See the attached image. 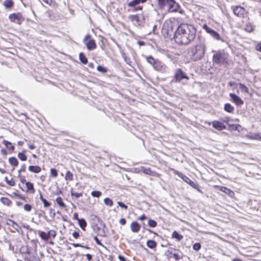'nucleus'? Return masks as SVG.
I'll return each instance as SVG.
<instances>
[{"label": "nucleus", "instance_id": "obj_21", "mask_svg": "<svg viewBox=\"0 0 261 261\" xmlns=\"http://www.w3.org/2000/svg\"><path fill=\"white\" fill-rule=\"evenodd\" d=\"M9 164L13 167H15L18 165V161L15 157H10L9 159Z\"/></svg>", "mask_w": 261, "mask_h": 261}, {"label": "nucleus", "instance_id": "obj_54", "mask_svg": "<svg viewBox=\"0 0 261 261\" xmlns=\"http://www.w3.org/2000/svg\"><path fill=\"white\" fill-rule=\"evenodd\" d=\"M94 240L97 245L104 247L103 244L101 243L99 239L96 236L94 237Z\"/></svg>", "mask_w": 261, "mask_h": 261}, {"label": "nucleus", "instance_id": "obj_51", "mask_svg": "<svg viewBox=\"0 0 261 261\" xmlns=\"http://www.w3.org/2000/svg\"><path fill=\"white\" fill-rule=\"evenodd\" d=\"M25 170H26V166H25V165L24 164H23L21 166V168L20 169L18 170V174H21V172H25Z\"/></svg>", "mask_w": 261, "mask_h": 261}, {"label": "nucleus", "instance_id": "obj_52", "mask_svg": "<svg viewBox=\"0 0 261 261\" xmlns=\"http://www.w3.org/2000/svg\"><path fill=\"white\" fill-rule=\"evenodd\" d=\"M117 204H118V205L120 207H122V208H124V209H125V210H127V208H128L127 206L126 205H125V204L124 203H123L122 202L118 201V202H117Z\"/></svg>", "mask_w": 261, "mask_h": 261}, {"label": "nucleus", "instance_id": "obj_12", "mask_svg": "<svg viewBox=\"0 0 261 261\" xmlns=\"http://www.w3.org/2000/svg\"><path fill=\"white\" fill-rule=\"evenodd\" d=\"M231 100L237 106H240L244 104L243 100L237 95L234 93H230L229 94Z\"/></svg>", "mask_w": 261, "mask_h": 261}, {"label": "nucleus", "instance_id": "obj_34", "mask_svg": "<svg viewBox=\"0 0 261 261\" xmlns=\"http://www.w3.org/2000/svg\"><path fill=\"white\" fill-rule=\"evenodd\" d=\"M3 142L8 149L14 150V146L12 144L11 142L7 140H4Z\"/></svg>", "mask_w": 261, "mask_h": 261}, {"label": "nucleus", "instance_id": "obj_48", "mask_svg": "<svg viewBox=\"0 0 261 261\" xmlns=\"http://www.w3.org/2000/svg\"><path fill=\"white\" fill-rule=\"evenodd\" d=\"M71 196H74L76 198H80V197L82 196L83 193H76V192L71 191Z\"/></svg>", "mask_w": 261, "mask_h": 261}, {"label": "nucleus", "instance_id": "obj_17", "mask_svg": "<svg viewBox=\"0 0 261 261\" xmlns=\"http://www.w3.org/2000/svg\"><path fill=\"white\" fill-rule=\"evenodd\" d=\"M28 169L30 172L35 173H38L41 170V167L38 166L30 165L29 166Z\"/></svg>", "mask_w": 261, "mask_h": 261}, {"label": "nucleus", "instance_id": "obj_40", "mask_svg": "<svg viewBox=\"0 0 261 261\" xmlns=\"http://www.w3.org/2000/svg\"><path fill=\"white\" fill-rule=\"evenodd\" d=\"M5 180L6 183L10 186H14L15 185V182L13 178H11L10 180H9L6 176L5 177Z\"/></svg>", "mask_w": 261, "mask_h": 261}, {"label": "nucleus", "instance_id": "obj_43", "mask_svg": "<svg viewBox=\"0 0 261 261\" xmlns=\"http://www.w3.org/2000/svg\"><path fill=\"white\" fill-rule=\"evenodd\" d=\"M104 203L106 205L111 206L113 204V202L110 198H106L104 199Z\"/></svg>", "mask_w": 261, "mask_h": 261}, {"label": "nucleus", "instance_id": "obj_44", "mask_svg": "<svg viewBox=\"0 0 261 261\" xmlns=\"http://www.w3.org/2000/svg\"><path fill=\"white\" fill-rule=\"evenodd\" d=\"M47 236L48 237V240L53 237V238H55L56 236V232L54 230H50L47 232Z\"/></svg>", "mask_w": 261, "mask_h": 261}, {"label": "nucleus", "instance_id": "obj_8", "mask_svg": "<svg viewBox=\"0 0 261 261\" xmlns=\"http://www.w3.org/2000/svg\"><path fill=\"white\" fill-rule=\"evenodd\" d=\"M183 79L189 80V77L187 74L181 69H176L173 77V80L175 82H180Z\"/></svg>", "mask_w": 261, "mask_h": 261}, {"label": "nucleus", "instance_id": "obj_56", "mask_svg": "<svg viewBox=\"0 0 261 261\" xmlns=\"http://www.w3.org/2000/svg\"><path fill=\"white\" fill-rule=\"evenodd\" d=\"M173 256L176 260H179L182 258V257L178 253H173Z\"/></svg>", "mask_w": 261, "mask_h": 261}, {"label": "nucleus", "instance_id": "obj_23", "mask_svg": "<svg viewBox=\"0 0 261 261\" xmlns=\"http://www.w3.org/2000/svg\"><path fill=\"white\" fill-rule=\"evenodd\" d=\"M0 201L3 204L8 206H10L12 204L11 200L7 197H1Z\"/></svg>", "mask_w": 261, "mask_h": 261}, {"label": "nucleus", "instance_id": "obj_35", "mask_svg": "<svg viewBox=\"0 0 261 261\" xmlns=\"http://www.w3.org/2000/svg\"><path fill=\"white\" fill-rule=\"evenodd\" d=\"M140 3H142L141 0H133L128 4V6L130 7H133L138 5Z\"/></svg>", "mask_w": 261, "mask_h": 261}, {"label": "nucleus", "instance_id": "obj_31", "mask_svg": "<svg viewBox=\"0 0 261 261\" xmlns=\"http://www.w3.org/2000/svg\"><path fill=\"white\" fill-rule=\"evenodd\" d=\"M56 202L59 206L62 208H65L66 206V204L63 201L62 198L60 197H58L56 198Z\"/></svg>", "mask_w": 261, "mask_h": 261}, {"label": "nucleus", "instance_id": "obj_11", "mask_svg": "<svg viewBox=\"0 0 261 261\" xmlns=\"http://www.w3.org/2000/svg\"><path fill=\"white\" fill-rule=\"evenodd\" d=\"M179 177H180L185 182L187 183L188 185H189L190 186H191L193 188H197V184H195L194 182H193L192 180H191L188 177L186 176L185 175H184L182 173H180L179 172H177L176 173Z\"/></svg>", "mask_w": 261, "mask_h": 261}, {"label": "nucleus", "instance_id": "obj_5", "mask_svg": "<svg viewBox=\"0 0 261 261\" xmlns=\"http://www.w3.org/2000/svg\"><path fill=\"white\" fill-rule=\"evenodd\" d=\"M231 9L232 10L233 14L240 18H245L248 17V11L240 5L231 6Z\"/></svg>", "mask_w": 261, "mask_h": 261}, {"label": "nucleus", "instance_id": "obj_63", "mask_svg": "<svg viewBox=\"0 0 261 261\" xmlns=\"http://www.w3.org/2000/svg\"><path fill=\"white\" fill-rule=\"evenodd\" d=\"M85 255L87 257V259L89 261H90L92 259V255L91 254L88 253V254H86Z\"/></svg>", "mask_w": 261, "mask_h": 261}, {"label": "nucleus", "instance_id": "obj_53", "mask_svg": "<svg viewBox=\"0 0 261 261\" xmlns=\"http://www.w3.org/2000/svg\"><path fill=\"white\" fill-rule=\"evenodd\" d=\"M18 177L19 178L22 184H25V182H27L25 177L22 176L21 174H18Z\"/></svg>", "mask_w": 261, "mask_h": 261}, {"label": "nucleus", "instance_id": "obj_27", "mask_svg": "<svg viewBox=\"0 0 261 261\" xmlns=\"http://www.w3.org/2000/svg\"><path fill=\"white\" fill-rule=\"evenodd\" d=\"M172 238L176 239L177 241H179L183 238V236L179 234L176 231H174L171 235Z\"/></svg>", "mask_w": 261, "mask_h": 261}, {"label": "nucleus", "instance_id": "obj_1", "mask_svg": "<svg viewBox=\"0 0 261 261\" xmlns=\"http://www.w3.org/2000/svg\"><path fill=\"white\" fill-rule=\"evenodd\" d=\"M196 33V30L193 25L182 23L177 28L174 39L178 44L187 45L194 40Z\"/></svg>", "mask_w": 261, "mask_h": 261}, {"label": "nucleus", "instance_id": "obj_13", "mask_svg": "<svg viewBox=\"0 0 261 261\" xmlns=\"http://www.w3.org/2000/svg\"><path fill=\"white\" fill-rule=\"evenodd\" d=\"M212 125L214 128L220 131L226 129V126L219 121H214Z\"/></svg>", "mask_w": 261, "mask_h": 261}, {"label": "nucleus", "instance_id": "obj_20", "mask_svg": "<svg viewBox=\"0 0 261 261\" xmlns=\"http://www.w3.org/2000/svg\"><path fill=\"white\" fill-rule=\"evenodd\" d=\"M7 224L13 227L16 231H19L18 228L19 226L18 224L14 221L9 219L7 222Z\"/></svg>", "mask_w": 261, "mask_h": 261}, {"label": "nucleus", "instance_id": "obj_55", "mask_svg": "<svg viewBox=\"0 0 261 261\" xmlns=\"http://www.w3.org/2000/svg\"><path fill=\"white\" fill-rule=\"evenodd\" d=\"M42 201L43 203L44 207H47L50 205V203L47 201L45 199H44V200L42 199Z\"/></svg>", "mask_w": 261, "mask_h": 261}, {"label": "nucleus", "instance_id": "obj_29", "mask_svg": "<svg viewBox=\"0 0 261 261\" xmlns=\"http://www.w3.org/2000/svg\"><path fill=\"white\" fill-rule=\"evenodd\" d=\"M79 58L80 61L84 64H86L88 63V59L86 56L83 53H80L79 54Z\"/></svg>", "mask_w": 261, "mask_h": 261}, {"label": "nucleus", "instance_id": "obj_10", "mask_svg": "<svg viewBox=\"0 0 261 261\" xmlns=\"http://www.w3.org/2000/svg\"><path fill=\"white\" fill-rule=\"evenodd\" d=\"M9 18L11 21L18 24H20L24 20V18L20 13L11 14L9 16Z\"/></svg>", "mask_w": 261, "mask_h": 261}, {"label": "nucleus", "instance_id": "obj_14", "mask_svg": "<svg viewBox=\"0 0 261 261\" xmlns=\"http://www.w3.org/2000/svg\"><path fill=\"white\" fill-rule=\"evenodd\" d=\"M140 225L136 221L133 222L130 224L131 230L135 233L138 232L140 230Z\"/></svg>", "mask_w": 261, "mask_h": 261}, {"label": "nucleus", "instance_id": "obj_41", "mask_svg": "<svg viewBox=\"0 0 261 261\" xmlns=\"http://www.w3.org/2000/svg\"><path fill=\"white\" fill-rule=\"evenodd\" d=\"M97 70L98 71L101 72L102 73H105L108 71L107 68L101 65H98L97 67Z\"/></svg>", "mask_w": 261, "mask_h": 261}, {"label": "nucleus", "instance_id": "obj_38", "mask_svg": "<svg viewBox=\"0 0 261 261\" xmlns=\"http://www.w3.org/2000/svg\"><path fill=\"white\" fill-rule=\"evenodd\" d=\"M147 62L152 66L153 65L156 60H155L152 56H148L146 57Z\"/></svg>", "mask_w": 261, "mask_h": 261}, {"label": "nucleus", "instance_id": "obj_26", "mask_svg": "<svg viewBox=\"0 0 261 261\" xmlns=\"http://www.w3.org/2000/svg\"><path fill=\"white\" fill-rule=\"evenodd\" d=\"M4 6L7 9H11L14 6V3L12 0H5L4 2Z\"/></svg>", "mask_w": 261, "mask_h": 261}, {"label": "nucleus", "instance_id": "obj_61", "mask_svg": "<svg viewBox=\"0 0 261 261\" xmlns=\"http://www.w3.org/2000/svg\"><path fill=\"white\" fill-rule=\"evenodd\" d=\"M49 214H50V216H51L52 217H54L56 215V213H55L54 210L51 208H50L49 210Z\"/></svg>", "mask_w": 261, "mask_h": 261}, {"label": "nucleus", "instance_id": "obj_3", "mask_svg": "<svg viewBox=\"0 0 261 261\" xmlns=\"http://www.w3.org/2000/svg\"><path fill=\"white\" fill-rule=\"evenodd\" d=\"M214 53L212 61L214 64L222 65L228 64V54H226L224 50L213 51Z\"/></svg>", "mask_w": 261, "mask_h": 261}, {"label": "nucleus", "instance_id": "obj_58", "mask_svg": "<svg viewBox=\"0 0 261 261\" xmlns=\"http://www.w3.org/2000/svg\"><path fill=\"white\" fill-rule=\"evenodd\" d=\"M72 236L75 238V239H77L79 237H80V234H79V232L78 231H74L73 233H72Z\"/></svg>", "mask_w": 261, "mask_h": 261}, {"label": "nucleus", "instance_id": "obj_37", "mask_svg": "<svg viewBox=\"0 0 261 261\" xmlns=\"http://www.w3.org/2000/svg\"><path fill=\"white\" fill-rule=\"evenodd\" d=\"M239 86L240 89L243 92L248 93H249V89L248 88L244 85L242 83H239L238 84Z\"/></svg>", "mask_w": 261, "mask_h": 261}, {"label": "nucleus", "instance_id": "obj_46", "mask_svg": "<svg viewBox=\"0 0 261 261\" xmlns=\"http://www.w3.org/2000/svg\"><path fill=\"white\" fill-rule=\"evenodd\" d=\"M122 58H123L124 61L128 65H130V63H131L130 62V58H127L125 55V54L124 53H122Z\"/></svg>", "mask_w": 261, "mask_h": 261}, {"label": "nucleus", "instance_id": "obj_33", "mask_svg": "<svg viewBox=\"0 0 261 261\" xmlns=\"http://www.w3.org/2000/svg\"><path fill=\"white\" fill-rule=\"evenodd\" d=\"M39 235L40 237L44 241H47L48 240V237L47 236V233H46L43 231H38Z\"/></svg>", "mask_w": 261, "mask_h": 261}, {"label": "nucleus", "instance_id": "obj_28", "mask_svg": "<svg viewBox=\"0 0 261 261\" xmlns=\"http://www.w3.org/2000/svg\"><path fill=\"white\" fill-rule=\"evenodd\" d=\"M78 223L80 226V227L84 230H85V227L87 226V222L86 220L82 218L80 220H78Z\"/></svg>", "mask_w": 261, "mask_h": 261}, {"label": "nucleus", "instance_id": "obj_7", "mask_svg": "<svg viewBox=\"0 0 261 261\" xmlns=\"http://www.w3.org/2000/svg\"><path fill=\"white\" fill-rule=\"evenodd\" d=\"M202 28L214 39L224 42V40L221 37L219 34L214 30L208 27L206 24H204L202 26Z\"/></svg>", "mask_w": 261, "mask_h": 261}, {"label": "nucleus", "instance_id": "obj_39", "mask_svg": "<svg viewBox=\"0 0 261 261\" xmlns=\"http://www.w3.org/2000/svg\"><path fill=\"white\" fill-rule=\"evenodd\" d=\"M241 125L239 124H229V128L232 130H239Z\"/></svg>", "mask_w": 261, "mask_h": 261}, {"label": "nucleus", "instance_id": "obj_42", "mask_svg": "<svg viewBox=\"0 0 261 261\" xmlns=\"http://www.w3.org/2000/svg\"><path fill=\"white\" fill-rule=\"evenodd\" d=\"M91 194L93 197L99 198L101 195L102 193L99 191H93Z\"/></svg>", "mask_w": 261, "mask_h": 261}, {"label": "nucleus", "instance_id": "obj_30", "mask_svg": "<svg viewBox=\"0 0 261 261\" xmlns=\"http://www.w3.org/2000/svg\"><path fill=\"white\" fill-rule=\"evenodd\" d=\"M146 244L147 246L150 249H153L156 246V243L153 240L147 241Z\"/></svg>", "mask_w": 261, "mask_h": 261}, {"label": "nucleus", "instance_id": "obj_57", "mask_svg": "<svg viewBox=\"0 0 261 261\" xmlns=\"http://www.w3.org/2000/svg\"><path fill=\"white\" fill-rule=\"evenodd\" d=\"M134 8L132 10V11H137L138 10H141L142 9V6H135V7H133Z\"/></svg>", "mask_w": 261, "mask_h": 261}, {"label": "nucleus", "instance_id": "obj_32", "mask_svg": "<svg viewBox=\"0 0 261 261\" xmlns=\"http://www.w3.org/2000/svg\"><path fill=\"white\" fill-rule=\"evenodd\" d=\"M25 150L18 153V158L22 161H25L27 160V156L25 154Z\"/></svg>", "mask_w": 261, "mask_h": 261}, {"label": "nucleus", "instance_id": "obj_25", "mask_svg": "<svg viewBox=\"0 0 261 261\" xmlns=\"http://www.w3.org/2000/svg\"><path fill=\"white\" fill-rule=\"evenodd\" d=\"M140 171L143 173L149 175H153L154 173V172L151 171L149 168H146L144 167H141Z\"/></svg>", "mask_w": 261, "mask_h": 261}, {"label": "nucleus", "instance_id": "obj_4", "mask_svg": "<svg viewBox=\"0 0 261 261\" xmlns=\"http://www.w3.org/2000/svg\"><path fill=\"white\" fill-rule=\"evenodd\" d=\"M91 226L93 230L100 236L105 237L106 236V232L104 230L106 225L103 221L96 216H95L92 220Z\"/></svg>", "mask_w": 261, "mask_h": 261}, {"label": "nucleus", "instance_id": "obj_59", "mask_svg": "<svg viewBox=\"0 0 261 261\" xmlns=\"http://www.w3.org/2000/svg\"><path fill=\"white\" fill-rule=\"evenodd\" d=\"M221 121L224 123H227L230 121V118L226 117L221 119Z\"/></svg>", "mask_w": 261, "mask_h": 261}, {"label": "nucleus", "instance_id": "obj_18", "mask_svg": "<svg viewBox=\"0 0 261 261\" xmlns=\"http://www.w3.org/2000/svg\"><path fill=\"white\" fill-rule=\"evenodd\" d=\"M25 186L27 187V192H30L32 194L35 193V189L33 183L29 181L25 182Z\"/></svg>", "mask_w": 261, "mask_h": 261}, {"label": "nucleus", "instance_id": "obj_62", "mask_svg": "<svg viewBox=\"0 0 261 261\" xmlns=\"http://www.w3.org/2000/svg\"><path fill=\"white\" fill-rule=\"evenodd\" d=\"M73 218L74 219L78 221V220H80L79 218V215L77 213H74L73 215Z\"/></svg>", "mask_w": 261, "mask_h": 261}, {"label": "nucleus", "instance_id": "obj_64", "mask_svg": "<svg viewBox=\"0 0 261 261\" xmlns=\"http://www.w3.org/2000/svg\"><path fill=\"white\" fill-rule=\"evenodd\" d=\"M256 49L257 51L261 52V43L256 45Z\"/></svg>", "mask_w": 261, "mask_h": 261}, {"label": "nucleus", "instance_id": "obj_2", "mask_svg": "<svg viewBox=\"0 0 261 261\" xmlns=\"http://www.w3.org/2000/svg\"><path fill=\"white\" fill-rule=\"evenodd\" d=\"M206 49L205 39H201L198 43L188 49V54L192 61H198L204 57Z\"/></svg>", "mask_w": 261, "mask_h": 261}, {"label": "nucleus", "instance_id": "obj_19", "mask_svg": "<svg viewBox=\"0 0 261 261\" xmlns=\"http://www.w3.org/2000/svg\"><path fill=\"white\" fill-rule=\"evenodd\" d=\"M152 67L154 70L157 71H161L163 68L162 63L158 60L155 62Z\"/></svg>", "mask_w": 261, "mask_h": 261}, {"label": "nucleus", "instance_id": "obj_24", "mask_svg": "<svg viewBox=\"0 0 261 261\" xmlns=\"http://www.w3.org/2000/svg\"><path fill=\"white\" fill-rule=\"evenodd\" d=\"M221 191L224 192L225 193L228 195L230 197H232L233 195H234L233 191L230 190L229 189L225 187H222L221 188Z\"/></svg>", "mask_w": 261, "mask_h": 261}, {"label": "nucleus", "instance_id": "obj_6", "mask_svg": "<svg viewBox=\"0 0 261 261\" xmlns=\"http://www.w3.org/2000/svg\"><path fill=\"white\" fill-rule=\"evenodd\" d=\"M128 18L136 26L143 27L145 20L143 14L130 15Z\"/></svg>", "mask_w": 261, "mask_h": 261}, {"label": "nucleus", "instance_id": "obj_45", "mask_svg": "<svg viewBox=\"0 0 261 261\" xmlns=\"http://www.w3.org/2000/svg\"><path fill=\"white\" fill-rule=\"evenodd\" d=\"M148 225L150 227H155L157 225V222L152 219H149L148 222Z\"/></svg>", "mask_w": 261, "mask_h": 261}, {"label": "nucleus", "instance_id": "obj_49", "mask_svg": "<svg viewBox=\"0 0 261 261\" xmlns=\"http://www.w3.org/2000/svg\"><path fill=\"white\" fill-rule=\"evenodd\" d=\"M24 210L27 212H30L32 210V206L30 204H25L23 206Z\"/></svg>", "mask_w": 261, "mask_h": 261}, {"label": "nucleus", "instance_id": "obj_16", "mask_svg": "<svg viewBox=\"0 0 261 261\" xmlns=\"http://www.w3.org/2000/svg\"><path fill=\"white\" fill-rule=\"evenodd\" d=\"M86 46L88 50H92L96 48L95 41L93 39H91L86 43Z\"/></svg>", "mask_w": 261, "mask_h": 261}, {"label": "nucleus", "instance_id": "obj_36", "mask_svg": "<svg viewBox=\"0 0 261 261\" xmlns=\"http://www.w3.org/2000/svg\"><path fill=\"white\" fill-rule=\"evenodd\" d=\"M65 179L66 180H72L73 179V174L69 171H67L65 174Z\"/></svg>", "mask_w": 261, "mask_h": 261}, {"label": "nucleus", "instance_id": "obj_9", "mask_svg": "<svg viewBox=\"0 0 261 261\" xmlns=\"http://www.w3.org/2000/svg\"><path fill=\"white\" fill-rule=\"evenodd\" d=\"M166 4L168 6V11L170 12H178L180 14L183 13V10L180 9L179 10L180 7L178 3H177L174 0H169L166 3Z\"/></svg>", "mask_w": 261, "mask_h": 261}, {"label": "nucleus", "instance_id": "obj_50", "mask_svg": "<svg viewBox=\"0 0 261 261\" xmlns=\"http://www.w3.org/2000/svg\"><path fill=\"white\" fill-rule=\"evenodd\" d=\"M50 173L51 175L54 177H56L58 176L57 170L56 169L51 168L50 169Z\"/></svg>", "mask_w": 261, "mask_h": 261}, {"label": "nucleus", "instance_id": "obj_15", "mask_svg": "<svg viewBox=\"0 0 261 261\" xmlns=\"http://www.w3.org/2000/svg\"><path fill=\"white\" fill-rule=\"evenodd\" d=\"M255 25H254L250 21L247 22L244 25V30L248 33H250L253 31Z\"/></svg>", "mask_w": 261, "mask_h": 261}, {"label": "nucleus", "instance_id": "obj_60", "mask_svg": "<svg viewBox=\"0 0 261 261\" xmlns=\"http://www.w3.org/2000/svg\"><path fill=\"white\" fill-rule=\"evenodd\" d=\"M126 220L124 218H121L119 220V223L121 225H124L126 224Z\"/></svg>", "mask_w": 261, "mask_h": 261}, {"label": "nucleus", "instance_id": "obj_47", "mask_svg": "<svg viewBox=\"0 0 261 261\" xmlns=\"http://www.w3.org/2000/svg\"><path fill=\"white\" fill-rule=\"evenodd\" d=\"M201 246L199 243H196L193 246V248L195 251H199L201 249Z\"/></svg>", "mask_w": 261, "mask_h": 261}, {"label": "nucleus", "instance_id": "obj_22", "mask_svg": "<svg viewBox=\"0 0 261 261\" xmlns=\"http://www.w3.org/2000/svg\"><path fill=\"white\" fill-rule=\"evenodd\" d=\"M224 110L225 111L228 113H233L234 111V107L232 106L230 103H227L224 105Z\"/></svg>", "mask_w": 261, "mask_h": 261}]
</instances>
